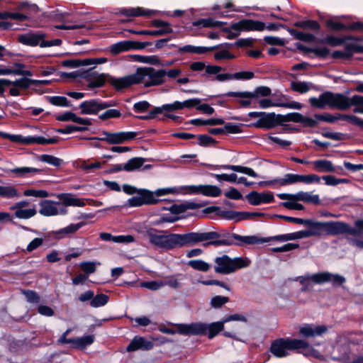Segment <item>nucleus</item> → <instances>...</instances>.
Listing matches in <instances>:
<instances>
[{
  "mask_svg": "<svg viewBox=\"0 0 363 363\" xmlns=\"http://www.w3.org/2000/svg\"><path fill=\"white\" fill-rule=\"evenodd\" d=\"M345 95L342 94H334L330 91H325L318 98L311 97L309 99L310 104L315 108L323 109L326 106L342 110V104L345 100Z\"/></svg>",
  "mask_w": 363,
  "mask_h": 363,
  "instance_id": "6",
  "label": "nucleus"
},
{
  "mask_svg": "<svg viewBox=\"0 0 363 363\" xmlns=\"http://www.w3.org/2000/svg\"><path fill=\"white\" fill-rule=\"evenodd\" d=\"M84 225V223H72L58 230L52 231L50 233V234L52 238L57 240H62L66 237H69V235L74 234Z\"/></svg>",
  "mask_w": 363,
  "mask_h": 363,
  "instance_id": "20",
  "label": "nucleus"
},
{
  "mask_svg": "<svg viewBox=\"0 0 363 363\" xmlns=\"http://www.w3.org/2000/svg\"><path fill=\"white\" fill-rule=\"evenodd\" d=\"M328 329L325 325H304L299 329L300 334L305 337L321 336L327 333Z\"/></svg>",
  "mask_w": 363,
  "mask_h": 363,
  "instance_id": "19",
  "label": "nucleus"
},
{
  "mask_svg": "<svg viewBox=\"0 0 363 363\" xmlns=\"http://www.w3.org/2000/svg\"><path fill=\"white\" fill-rule=\"evenodd\" d=\"M277 122V115L274 113H266L259 118L255 123V126L257 128H264L267 129L272 128L276 125Z\"/></svg>",
  "mask_w": 363,
  "mask_h": 363,
  "instance_id": "27",
  "label": "nucleus"
},
{
  "mask_svg": "<svg viewBox=\"0 0 363 363\" xmlns=\"http://www.w3.org/2000/svg\"><path fill=\"white\" fill-rule=\"evenodd\" d=\"M15 211V216L20 219H28L36 214V210L35 208H27V209H17Z\"/></svg>",
  "mask_w": 363,
  "mask_h": 363,
  "instance_id": "48",
  "label": "nucleus"
},
{
  "mask_svg": "<svg viewBox=\"0 0 363 363\" xmlns=\"http://www.w3.org/2000/svg\"><path fill=\"white\" fill-rule=\"evenodd\" d=\"M298 201L313 203L315 204H318L320 203L318 195H312L308 192L304 191H299L297 194H295L294 201Z\"/></svg>",
  "mask_w": 363,
  "mask_h": 363,
  "instance_id": "35",
  "label": "nucleus"
},
{
  "mask_svg": "<svg viewBox=\"0 0 363 363\" xmlns=\"http://www.w3.org/2000/svg\"><path fill=\"white\" fill-rule=\"evenodd\" d=\"M140 286L151 291H157L164 286L163 281H151L141 282Z\"/></svg>",
  "mask_w": 363,
  "mask_h": 363,
  "instance_id": "54",
  "label": "nucleus"
},
{
  "mask_svg": "<svg viewBox=\"0 0 363 363\" xmlns=\"http://www.w3.org/2000/svg\"><path fill=\"white\" fill-rule=\"evenodd\" d=\"M218 168L223 169L233 170L235 172L242 173L255 178L258 177V174L252 168L247 167L240 165L225 164L220 166Z\"/></svg>",
  "mask_w": 363,
  "mask_h": 363,
  "instance_id": "33",
  "label": "nucleus"
},
{
  "mask_svg": "<svg viewBox=\"0 0 363 363\" xmlns=\"http://www.w3.org/2000/svg\"><path fill=\"white\" fill-rule=\"evenodd\" d=\"M225 322H215L210 325L202 323H193L191 324H180L177 325L178 332L184 335H204L208 331V337L213 338L223 329Z\"/></svg>",
  "mask_w": 363,
  "mask_h": 363,
  "instance_id": "2",
  "label": "nucleus"
},
{
  "mask_svg": "<svg viewBox=\"0 0 363 363\" xmlns=\"http://www.w3.org/2000/svg\"><path fill=\"white\" fill-rule=\"evenodd\" d=\"M99 264L94 262H83L80 264L81 269L86 274V275L94 273L96 271V265Z\"/></svg>",
  "mask_w": 363,
  "mask_h": 363,
  "instance_id": "56",
  "label": "nucleus"
},
{
  "mask_svg": "<svg viewBox=\"0 0 363 363\" xmlns=\"http://www.w3.org/2000/svg\"><path fill=\"white\" fill-rule=\"evenodd\" d=\"M298 183L311 184L314 182H320V177L316 174H298Z\"/></svg>",
  "mask_w": 363,
  "mask_h": 363,
  "instance_id": "53",
  "label": "nucleus"
},
{
  "mask_svg": "<svg viewBox=\"0 0 363 363\" xmlns=\"http://www.w3.org/2000/svg\"><path fill=\"white\" fill-rule=\"evenodd\" d=\"M315 284L331 282L334 286H340L345 281V278L339 274H334L330 272L317 273L313 275H306L300 277V283L302 285H307L309 281Z\"/></svg>",
  "mask_w": 363,
  "mask_h": 363,
  "instance_id": "8",
  "label": "nucleus"
},
{
  "mask_svg": "<svg viewBox=\"0 0 363 363\" xmlns=\"http://www.w3.org/2000/svg\"><path fill=\"white\" fill-rule=\"evenodd\" d=\"M218 46L213 47H202V46H194L191 45H186L179 48L180 52H188L192 54H204L208 51H212L217 49Z\"/></svg>",
  "mask_w": 363,
  "mask_h": 363,
  "instance_id": "31",
  "label": "nucleus"
},
{
  "mask_svg": "<svg viewBox=\"0 0 363 363\" xmlns=\"http://www.w3.org/2000/svg\"><path fill=\"white\" fill-rule=\"evenodd\" d=\"M325 223L327 235H335L345 233L347 223L340 221H329Z\"/></svg>",
  "mask_w": 363,
  "mask_h": 363,
  "instance_id": "28",
  "label": "nucleus"
},
{
  "mask_svg": "<svg viewBox=\"0 0 363 363\" xmlns=\"http://www.w3.org/2000/svg\"><path fill=\"white\" fill-rule=\"evenodd\" d=\"M11 86L21 89H26L32 84V79L28 78H21L16 81H11Z\"/></svg>",
  "mask_w": 363,
  "mask_h": 363,
  "instance_id": "57",
  "label": "nucleus"
},
{
  "mask_svg": "<svg viewBox=\"0 0 363 363\" xmlns=\"http://www.w3.org/2000/svg\"><path fill=\"white\" fill-rule=\"evenodd\" d=\"M272 93L271 89L268 86H261L257 87L253 92L243 91L234 92L230 91L226 94L228 96L240 97L242 99L254 98L258 99L259 97L269 96Z\"/></svg>",
  "mask_w": 363,
  "mask_h": 363,
  "instance_id": "13",
  "label": "nucleus"
},
{
  "mask_svg": "<svg viewBox=\"0 0 363 363\" xmlns=\"http://www.w3.org/2000/svg\"><path fill=\"white\" fill-rule=\"evenodd\" d=\"M152 26L156 28H159V30H128V31L133 34L136 35H150L154 36H160L165 34L172 33L173 32L172 28H171L170 24L168 22L162 21V20H154L152 21Z\"/></svg>",
  "mask_w": 363,
  "mask_h": 363,
  "instance_id": "12",
  "label": "nucleus"
},
{
  "mask_svg": "<svg viewBox=\"0 0 363 363\" xmlns=\"http://www.w3.org/2000/svg\"><path fill=\"white\" fill-rule=\"evenodd\" d=\"M248 202L254 206H258L262 203H272L274 200V195L272 192H262L253 191L246 196Z\"/></svg>",
  "mask_w": 363,
  "mask_h": 363,
  "instance_id": "15",
  "label": "nucleus"
},
{
  "mask_svg": "<svg viewBox=\"0 0 363 363\" xmlns=\"http://www.w3.org/2000/svg\"><path fill=\"white\" fill-rule=\"evenodd\" d=\"M45 36L43 33H28L18 35V40L23 45L36 46L38 45H40V43L43 41V39H44Z\"/></svg>",
  "mask_w": 363,
  "mask_h": 363,
  "instance_id": "21",
  "label": "nucleus"
},
{
  "mask_svg": "<svg viewBox=\"0 0 363 363\" xmlns=\"http://www.w3.org/2000/svg\"><path fill=\"white\" fill-rule=\"evenodd\" d=\"M341 114H337L336 116H333L330 113H324V114H315L314 117L319 121H325L328 123H333L337 120L340 119Z\"/></svg>",
  "mask_w": 363,
  "mask_h": 363,
  "instance_id": "55",
  "label": "nucleus"
},
{
  "mask_svg": "<svg viewBox=\"0 0 363 363\" xmlns=\"http://www.w3.org/2000/svg\"><path fill=\"white\" fill-rule=\"evenodd\" d=\"M106 137L92 138L91 140L106 141L110 144H120L125 141L131 140L137 136L136 132H103Z\"/></svg>",
  "mask_w": 363,
  "mask_h": 363,
  "instance_id": "10",
  "label": "nucleus"
},
{
  "mask_svg": "<svg viewBox=\"0 0 363 363\" xmlns=\"http://www.w3.org/2000/svg\"><path fill=\"white\" fill-rule=\"evenodd\" d=\"M220 240L229 242L228 244H220V246H230L235 244L241 245L240 243H236L235 241H240L242 243L248 245L259 244L270 241H277L279 242H286L284 234L262 238L256 235L242 236L235 233H226L225 235L221 234Z\"/></svg>",
  "mask_w": 363,
  "mask_h": 363,
  "instance_id": "4",
  "label": "nucleus"
},
{
  "mask_svg": "<svg viewBox=\"0 0 363 363\" xmlns=\"http://www.w3.org/2000/svg\"><path fill=\"white\" fill-rule=\"evenodd\" d=\"M94 340L93 335H86L82 337L73 338V340H69V342H72V344L76 348L83 349L86 346L92 344Z\"/></svg>",
  "mask_w": 363,
  "mask_h": 363,
  "instance_id": "40",
  "label": "nucleus"
},
{
  "mask_svg": "<svg viewBox=\"0 0 363 363\" xmlns=\"http://www.w3.org/2000/svg\"><path fill=\"white\" fill-rule=\"evenodd\" d=\"M306 222L304 224L308 226L310 237H320L326 234L325 222H315L311 220H306Z\"/></svg>",
  "mask_w": 363,
  "mask_h": 363,
  "instance_id": "23",
  "label": "nucleus"
},
{
  "mask_svg": "<svg viewBox=\"0 0 363 363\" xmlns=\"http://www.w3.org/2000/svg\"><path fill=\"white\" fill-rule=\"evenodd\" d=\"M138 84L143 83L145 87L158 86L164 82L165 69L153 67H140L135 72Z\"/></svg>",
  "mask_w": 363,
  "mask_h": 363,
  "instance_id": "5",
  "label": "nucleus"
},
{
  "mask_svg": "<svg viewBox=\"0 0 363 363\" xmlns=\"http://www.w3.org/2000/svg\"><path fill=\"white\" fill-rule=\"evenodd\" d=\"M108 77H110L108 74L98 72H92L86 76H84V78H86L88 82L87 86L89 89L103 86L105 82H108Z\"/></svg>",
  "mask_w": 363,
  "mask_h": 363,
  "instance_id": "18",
  "label": "nucleus"
},
{
  "mask_svg": "<svg viewBox=\"0 0 363 363\" xmlns=\"http://www.w3.org/2000/svg\"><path fill=\"white\" fill-rule=\"evenodd\" d=\"M189 123L195 125H223L224 121L221 118H210L207 120L196 118L191 120Z\"/></svg>",
  "mask_w": 363,
  "mask_h": 363,
  "instance_id": "45",
  "label": "nucleus"
},
{
  "mask_svg": "<svg viewBox=\"0 0 363 363\" xmlns=\"http://www.w3.org/2000/svg\"><path fill=\"white\" fill-rule=\"evenodd\" d=\"M40 206L39 213L44 216H55L67 213V209L62 206L60 202L44 200L40 202Z\"/></svg>",
  "mask_w": 363,
  "mask_h": 363,
  "instance_id": "9",
  "label": "nucleus"
},
{
  "mask_svg": "<svg viewBox=\"0 0 363 363\" xmlns=\"http://www.w3.org/2000/svg\"><path fill=\"white\" fill-rule=\"evenodd\" d=\"M295 26L300 28H311L313 30H318L320 28L319 24L315 21H300L297 22Z\"/></svg>",
  "mask_w": 363,
  "mask_h": 363,
  "instance_id": "64",
  "label": "nucleus"
},
{
  "mask_svg": "<svg viewBox=\"0 0 363 363\" xmlns=\"http://www.w3.org/2000/svg\"><path fill=\"white\" fill-rule=\"evenodd\" d=\"M130 50L131 47L130 46V40L116 43L111 45L109 48L110 52L114 55Z\"/></svg>",
  "mask_w": 363,
  "mask_h": 363,
  "instance_id": "38",
  "label": "nucleus"
},
{
  "mask_svg": "<svg viewBox=\"0 0 363 363\" xmlns=\"http://www.w3.org/2000/svg\"><path fill=\"white\" fill-rule=\"evenodd\" d=\"M146 161L145 158L143 157H134L129 160L124 165L123 170L127 172H132L138 169L141 167L145 162Z\"/></svg>",
  "mask_w": 363,
  "mask_h": 363,
  "instance_id": "36",
  "label": "nucleus"
},
{
  "mask_svg": "<svg viewBox=\"0 0 363 363\" xmlns=\"http://www.w3.org/2000/svg\"><path fill=\"white\" fill-rule=\"evenodd\" d=\"M108 82L116 90L125 89L132 84H138L135 72L120 78H116L110 75V77L108 78Z\"/></svg>",
  "mask_w": 363,
  "mask_h": 363,
  "instance_id": "14",
  "label": "nucleus"
},
{
  "mask_svg": "<svg viewBox=\"0 0 363 363\" xmlns=\"http://www.w3.org/2000/svg\"><path fill=\"white\" fill-rule=\"evenodd\" d=\"M145 236L148 238L149 242L156 248L166 250L183 246H192L198 243H202L204 247L220 246V244L228 243L220 240L221 234L216 231L167 234L164 231L150 228L146 230Z\"/></svg>",
  "mask_w": 363,
  "mask_h": 363,
  "instance_id": "1",
  "label": "nucleus"
},
{
  "mask_svg": "<svg viewBox=\"0 0 363 363\" xmlns=\"http://www.w3.org/2000/svg\"><path fill=\"white\" fill-rule=\"evenodd\" d=\"M28 141L29 144H33V143H38L41 145H45V144H54L57 143V139L55 138H45L41 136H37V137H28Z\"/></svg>",
  "mask_w": 363,
  "mask_h": 363,
  "instance_id": "52",
  "label": "nucleus"
},
{
  "mask_svg": "<svg viewBox=\"0 0 363 363\" xmlns=\"http://www.w3.org/2000/svg\"><path fill=\"white\" fill-rule=\"evenodd\" d=\"M218 215L223 218L233 220L235 222L247 219L249 217L248 212H237L234 211H223Z\"/></svg>",
  "mask_w": 363,
  "mask_h": 363,
  "instance_id": "32",
  "label": "nucleus"
},
{
  "mask_svg": "<svg viewBox=\"0 0 363 363\" xmlns=\"http://www.w3.org/2000/svg\"><path fill=\"white\" fill-rule=\"evenodd\" d=\"M307 342L296 339H279L272 342L270 351L277 357L281 358L289 354V351L306 347Z\"/></svg>",
  "mask_w": 363,
  "mask_h": 363,
  "instance_id": "7",
  "label": "nucleus"
},
{
  "mask_svg": "<svg viewBox=\"0 0 363 363\" xmlns=\"http://www.w3.org/2000/svg\"><path fill=\"white\" fill-rule=\"evenodd\" d=\"M297 174H286L282 177L277 178V186H283L298 183Z\"/></svg>",
  "mask_w": 363,
  "mask_h": 363,
  "instance_id": "42",
  "label": "nucleus"
},
{
  "mask_svg": "<svg viewBox=\"0 0 363 363\" xmlns=\"http://www.w3.org/2000/svg\"><path fill=\"white\" fill-rule=\"evenodd\" d=\"M213 176L218 181H225L230 183H238V184H243L246 186H252L254 182H248L247 179L244 177H238L237 174H213Z\"/></svg>",
  "mask_w": 363,
  "mask_h": 363,
  "instance_id": "24",
  "label": "nucleus"
},
{
  "mask_svg": "<svg viewBox=\"0 0 363 363\" xmlns=\"http://www.w3.org/2000/svg\"><path fill=\"white\" fill-rule=\"evenodd\" d=\"M313 87L312 83L306 82H292L291 88L293 91L304 94L311 90Z\"/></svg>",
  "mask_w": 363,
  "mask_h": 363,
  "instance_id": "43",
  "label": "nucleus"
},
{
  "mask_svg": "<svg viewBox=\"0 0 363 363\" xmlns=\"http://www.w3.org/2000/svg\"><path fill=\"white\" fill-rule=\"evenodd\" d=\"M345 100L342 105V110L350 108L352 106H354V112L363 113V96L354 95L352 98H349L345 95Z\"/></svg>",
  "mask_w": 363,
  "mask_h": 363,
  "instance_id": "22",
  "label": "nucleus"
},
{
  "mask_svg": "<svg viewBox=\"0 0 363 363\" xmlns=\"http://www.w3.org/2000/svg\"><path fill=\"white\" fill-rule=\"evenodd\" d=\"M265 28L264 23L250 19L242 20L238 23H233L231 28L234 30H262Z\"/></svg>",
  "mask_w": 363,
  "mask_h": 363,
  "instance_id": "16",
  "label": "nucleus"
},
{
  "mask_svg": "<svg viewBox=\"0 0 363 363\" xmlns=\"http://www.w3.org/2000/svg\"><path fill=\"white\" fill-rule=\"evenodd\" d=\"M187 265L193 269L203 272H208L211 265L202 259H191L187 262Z\"/></svg>",
  "mask_w": 363,
  "mask_h": 363,
  "instance_id": "44",
  "label": "nucleus"
},
{
  "mask_svg": "<svg viewBox=\"0 0 363 363\" xmlns=\"http://www.w3.org/2000/svg\"><path fill=\"white\" fill-rule=\"evenodd\" d=\"M137 196L129 199L127 201L126 206L131 207L140 206L144 204H154L157 203L158 200L153 197V193L145 189H141L136 194Z\"/></svg>",
  "mask_w": 363,
  "mask_h": 363,
  "instance_id": "11",
  "label": "nucleus"
},
{
  "mask_svg": "<svg viewBox=\"0 0 363 363\" xmlns=\"http://www.w3.org/2000/svg\"><path fill=\"white\" fill-rule=\"evenodd\" d=\"M48 100L51 104L57 106L69 107L71 106L69 101L65 96H48Z\"/></svg>",
  "mask_w": 363,
  "mask_h": 363,
  "instance_id": "51",
  "label": "nucleus"
},
{
  "mask_svg": "<svg viewBox=\"0 0 363 363\" xmlns=\"http://www.w3.org/2000/svg\"><path fill=\"white\" fill-rule=\"evenodd\" d=\"M302 115L299 113H290L286 115H277V122L279 123L285 122L301 123Z\"/></svg>",
  "mask_w": 363,
  "mask_h": 363,
  "instance_id": "41",
  "label": "nucleus"
},
{
  "mask_svg": "<svg viewBox=\"0 0 363 363\" xmlns=\"http://www.w3.org/2000/svg\"><path fill=\"white\" fill-rule=\"evenodd\" d=\"M153 344L150 341L146 340L144 337H136L133 339L130 343L128 345L126 350L128 352L135 351L139 349L149 350L152 349Z\"/></svg>",
  "mask_w": 363,
  "mask_h": 363,
  "instance_id": "25",
  "label": "nucleus"
},
{
  "mask_svg": "<svg viewBox=\"0 0 363 363\" xmlns=\"http://www.w3.org/2000/svg\"><path fill=\"white\" fill-rule=\"evenodd\" d=\"M229 301L226 296H216L211 298V305L213 308H220Z\"/></svg>",
  "mask_w": 363,
  "mask_h": 363,
  "instance_id": "63",
  "label": "nucleus"
},
{
  "mask_svg": "<svg viewBox=\"0 0 363 363\" xmlns=\"http://www.w3.org/2000/svg\"><path fill=\"white\" fill-rule=\"evenodd\" d=\"M250 262L248 258H230L226 255H222L214 259V269L216 273L229 274L238 269L247 267Z\"/></svg>",
  "mask_w": 363,
  "mask_h": 363,
  "instance_id": "3",
  "label": "nucleus"
},
{
  "mask_svg": "<svg viewBox=\"0 0 363 363\" xmlns=\"http://www.w3.org/2000/svg\"><path fill=\"white\" fill-rule=\"evenodd\" d=\"M0 196L6 199H15L18 198L20 194L14 186H0Z\"/></svg>",
  "mask_w": 363,
  "mask_h": 363,
  "instance_id": "37",
  "label": "nucleus"
},
{
  "mask_svg": "<svg viewBox=\"0 0 363 363\" xmlns=\"http://www.w3.org/2000/svg\"><path fill=\"white\" fill-rule=\"evenodd\" d=\"M299 247L298 244L296 243H287L281 247H277L272 248V251L274 252H287L291 251L295 249H298Z\"/></svg>",
  "mask_w": 363,
  "mask_h": 363,
  "instance_id": "61",
  "label": "nucleus"
},
{
  "mask_svg": "<svg viewBox=\"0 0 363 363\" xmlns=\"http://www.w3.org/2000/svg\"><path fill=\"white\" fill-rule=\"evenodd\" d=\"M57 196L59 199L62 201V203L65 206L82 207L85 206L84 199L77 198L71 194H60Z\"/></svg>",
  "mask_w": 363,
  "mask_h": 363,
  "instance_id": "29",
  "label": "nucleus"
},
{
  "mask_svg": "<svg viewBox=\"0 0 363 363\" xmlns=\"http://www.w3.org/2000/svg\"><path fill=\"white\" fill-rule=\"evenodd\" d=\"M341 120L347 121L354 125H357L360 127H363V120L352 115H340Z\"/></svg>",
  "mask_w": 363,
  "mask_h": 363,
  "instance_id": "62",
  "label": "nucleus"
},
{
  "mask_svg": "<svg viewBox=\"0 0 363 363\" xmlns=\"http://www.w3.org/2000/svg\"><path fill=\"white\" fill-rule=\"evenodd\" d=\"M108 296L106 294H98L94 296L90 301V305L93 308H99L105 306L108 301Z\"/></svg>",
  "mask_w": 363,
  "mask_h": 363,
  "instance_id": "49",
  "label": "nucleus"
},
{
  "mask_svg": "<svg viewBox=\"0 0 363 363\" xmlns=\"http://www.w3.org/2000/svg\"><path fill=\"white\" fill-rule=\"evenodd\" d=\"M23 194L26 196H35L38 198H46L49 196L48 191L45 190H35L28 189L26 190Z\"/></svg>",
  "mask_w": 363,
  "mask_h": 363,
  "instance_id": "60",
  "label": "nucleus"
},
{
  "mask_svg": "<svg viewBox=\"0 0 363 363\" xmlns=\"http://www.w3.org/2000/svg\"><path fill=\"white\" fill-rule=\"evenodd\" d=\"M111 105L108 103H101L96 100H90L82 102L79 105L82 114H96Z\"/></svg>",
  "mask_w": 363,
  "mask_h": 363,
  "instance_id": "17",
  "label": "nucleus"
},
{
  "mask_svg": "<svg viewBox=\"0 0 363 363\" xmlns=\"http://www.w3.org/2000/svg\"><path fill=\"white\" fill-rule=\"evenodd\" d=\"M99 236L103 240L112 241L116 243H130L135 240L134 237L130 235L113 236L111 233H101Z\"/></svg>",
  "mask_w": 363,
  "mask_h": 363,
  "instance_id": "30",
  "label": "nucleus"
},
{
  "mask_svg": "<svg viewBox=\"0 0 363 363\" xmlns=\"http://www.w3.org/2000/svg\"><path fill=\"white\" fill-rule=\"evenodd\" d=\"M39 160L54 167H59L62 163V160L50 155H42L38 157Z\"/></svg>",
  "mask_w": 363,
  "mask_h": 363,
  "instance_id": "50",
  "label": "nucleus"
},
{
  "mask_svg": "<svg viewBox=\"0 0 363 363\" xmlns=\"http://www.w3.org/2000/svg\"><path fill=\"white\" fill-rule=\"evenodd\" d=\"M86 130L87 128L84 126L67 125L65 128L57 129V132L63 134H69L73 132H82Z\"/></svg>",
  "mask_w": 363,
  "mask_h": 363,
  "instance_id": "58",
  "label": "nucleus"
},
{
  "mask_svg": "<svg viewBox=\"0 0 363 363\" xmlns=\"http://www.w3.org/2000/svg\"><path fill=\"white\" fill-rule=\"evenodd\" d=\"M201 188V194L206 196L217 197L222 193L221 189L214 185H202Z\"/></svg>",
  "mask_w": 363,
  "mask_h": 363,
  "instance_id": "46",
  "label": "nucleus"
},
{
  "mask_svg": "<svg viewBox=\"0 0 363 363\" xmlns=\"http://www.w3.org/2000/svg\"><path fill=\"white\" fill-rule=\"evenodd\" d=\"M315 169L320 172H334L336 171L333 163L326 160H315L312 162Z\"/></svg>",
  "mask_w": 363,
  "mask_h": 363,
  "instance_id": "34",
  "label": "nucleus"
},
{
  "mask_svg": "<svg viewBox=\"0 0 363 363\" xmlns=\"http://www.w3.org/2000/svg\"><path fill=\"white\" fill-rule=\"evenodd\" d=\"M292 33L298 40H301L305 42H313L315 40V36L310 33L301 31H293Z\"/></svg>",
  "mask_w": 363,
  "mask_h": 363,
  "instance_id": "59",
  "label": "nucleus"
},
{
  "mask_svg": "<svg viewBox=\"0 0 363 363\" xmlns=\"http://www.w3.org/2000/svg\"><path fill=\"white\" fill-rule=\"evenodd\" d=\"M157 11L155 10H145L143 8H130V9H122L118 11V14H122L128 17H136L140 16H150Z\"/></svg>",
  "mask_w": 363,
  "mask_h": 363,
  "instance_id": "26",
  "label": "nucleus"
},
{
  "mask_svg": "<svg viewBox=\"0 0 363 363\" xmlns=\"http://www.w3.org/2000/svg\"><path fill=\"white\" fill-rule=\"evenodd\" d=\"M183 275H174L166 277L165 280L163 281L164 286H169L171 288L179 289L182 286V281L183 280Z\"/></svg>",
  "mask_w": 363,
  "mask_h": 363,
  "instance_id": "39",
  "label": "nucleus"
},
{
  "mask_svg": "<svg viewBox=\"0 0 363 363\" xmlns=\"http://www.w3.org/2000/svg\"><path fill=\"white\" fill-rule=\"evenodd\" d=\"M11 172L18 176L23 177L27 174L40 173L41 170L34 167H23L12 169Z\"/></svg>",
  "mask_w": 363,
  "mask_h": 363,
  "instance_id": "47",
  "label": "nucleus"
}]
</instances>
